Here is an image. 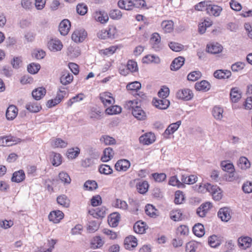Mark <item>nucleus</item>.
<instances>
[{
	"label": "nucleus",
	"instance_id": "obj_6",
	"mask_svg": "<svg viewBox=\"0 0 252 252\" xmlns=\"http://www.w3.org/2000/svg\"><path fill=\"white\" fill-rule=\"evenodd\" d=\"M99 97L102 103L106 107L111 106L114 103V99L111 96V94L109 92L100 94Z\"/></svg>",
	"mask_w": 252,
	"mask_h": 252
},
{
	"label": "nucleus",
	"instance_id": "obj_29",
	"mask_svg": "<svg viewBox=\"0 0 252 252\" xmlns=\"http://www.w3.org/2000/svg\"><path fill=\"white\" fill-rule=\"evenodd\" d=\"M197 177L194 175L188 176L186 174H182L181 181L184 184L191 185L195 183L197 181Z\"/></svg>",
	"mask_w": 252,
	"mask_h": 252
},
{
	"label": "nucleus",
	"instance_id": "obj_64",
	"mask_svg": "<svg viewBox=\"0 0 252 252\" xmlns=\"http://www.w3.org/2000/svg\"><path fill=\"white\" fill-rule=\"evenodd\" d=\"M242 190L245 193L252 192V182L246 181L244 183L242 187Z\"/></svg>",
	"mask_w": 252,
	"mask_h": 252
},
{
	"label": "nucleus",
	"instance_id": "obj_45",
	"mask_svg": "<svg viewBox=\"0 0 252 252\" xmlns=\"http://www.w3.org/2000/svg\"><path fill=\"white\" fill-rule=\"evenodd\" d=\"M223 112V110L222 108L218 106H215L212 111L213 115L214 118L219 120H220L222 118Z\"/></svg>",
	"mask_w": 252,
	"mask_h": 252
},
{
	"label": "nucleus",
	"instance_id": "obj_12",
	"mask_svg": "<svg viewBox=\"0 0 252 252\" xmlns=\"http://www.w3.org/2000/svg\"><path fill=\"white\" fill-rule=\"evenodd\" d=\"M130 162L126 159L119 160L115 164V167L118 171H126L130 167Z\"/></svg>",
	"mask_w": 252,
	"mask_h": 252
},
{
	"label": "nucleus",
	"instance_id": "obj_41",
	"mask_svg": "<svg viewBox=\"0 0 252 252\" xmlns=\"http://www.w3.org/2000/svg\"><path fill=\"white\" fill-rule=\"evenodd\" d=\"M136 188L140 193L144 194L148 191L149 184L146 181L139 182L137 184Z\"/></svg>",
	"mask_w": 252,
	"mask_h": 252
},
{
	"label": "nucleus",
	"instance_id": "obj_51",
	"mask_svg": "<svg viewBox=\"0 0 252 252\" xmlns=\"http://www.w3.org/2000/svg\"><path fill=\"white\" fill-rule=\"evenodd\" d=\"M220 165L222 170L227 172L234 171L235 170L233 164L231 162H227V161H221Z\"/></svg>",
	"mask_w": 252,
	"mask_h": 252
},
{
	"label": "nucleus",
	"instance_id": "obj_53",
	"mask_svg": "<svg viewBox=\"0 0 252 252\" xmlns=\"http://www.w3.org/2000/svg\"><path fill=\"white\" fill-rule=\"evenodd\" d=\"M97 188V184L95 181H87L84 185V188L87 190H93Z\"/></svg>",
	"mask_w": 252,
	"mask_h": 252
},
{
	"label": "nucleus",
	"instance_id": "obj_9",
	"mask_svg": "<svg viewBox=\"0 0 252 252\" xmlns=\"http://www.w3.org/2000/svg\"><path fill=\"white\" fill-rule=\"evenodd\" d=\"M17 142L16 138L12 136L0 137V146H11Z\"/></svg>",
	"mask_w": 252,
	"mask_h": 252
},
{
	"label": "nucleus",
	"instance_id": "obj_17",
	"mask_svg": "<svg viewBox=\"0 0 252 252\" xmlns=\"http://www.w3.org/2000/svg\"><path fill=\"white\" fill-rule=\"evenodd\" d=\"M222 46L218 43H212L207 45V51L213 54L220 53L222 50Z\"/></svg>",
	"mask_w": 252,
	"mask_h": 252
},
{
	"label": "nucleus",
	"instance_id": "obj_38",
	"mask_svg": "<svg viewBox=\"0 0 252 252\" xmlns=\"http://www.w3.org/2000/svg\"><path fill=\"white\" fill-rule=\"evenodd\" d=\"M118 5L120 8L126 10H131L133 8L131 0H120Z\"/></svg>",
	"mask_w": 252,
	"mask_h": 252
},
{
	"label": "nucleus",
	"instance_id": "obj_33",
	"mask_svg": "<svg viewBox=\"0 0 252 252\" xmlns=\"http://www.w3.org/2000/svg\"><path fill=\"white\" fill-rule=\"evenodd\" d=\"M195 88L197 91L206 92L210 89V84L208 81L203 80L200 82L196 83L195 84Z\"/></svg>",
	"mask_w": 252,
	"mask_h": 252
},
{
	"label": "nucleus",
	"instance_id": "obj_1",
	"mask_svg": "<svg viewBox=\"0 0 252 252\" xmlns=\"http://www.w3.org/2000/svg\"><path fill=\"white\" fill-rule=\"evenodd\" d=\"M204 188L206 191L212 194L214 200L218 201L221 198L222 196V191L220 189L217 185L206 184L204 185Z\"/></svg>",
	"mask_w": 252,
	"mask_h": 252
},
{
	"label": "nucleus",
	"instance_id": "obj_56",
	"mask_svg": "<svg viewBox=\"0 0 252 252\" xmlns=\"http://www.w3.org/2000/svg\"><path fill=\"white\" fill-rule=\"evenodd\" d=\"M182 213L180 210H173L170 213V218L174 221L181 220Z\"/></svg>",
	"mask_w": 252,
	"mask_h": 252
},
{
	"label": "nucleus",
	"instance_id": "obj_24",
	"mask_svg": "<svg viewBox=\"0 0 252 252\" xmlns=\"http://www.w3.org/2000/svg\"><path fill=\"white\" fill-rule=\"evenodd\" d=\"M120 219V214L115 212L110 215L108 218V222L110 226L114 227L118 225Z\"/></svg>",
	"mask_w": 252,
	"mask_h": 252
},
{
	"label": "nucleus",
	"instance_id": "obj_40",
	"mask_svg": "<svg viewBox=\"0 0 252 252\" xmlns=\"http://www.w3.org/2000/svg\"><path fill=\"white\" fill-rule=\"evenodd\" d=\"M73 75L67 72H64L60 78L61 83L63 85H66L70 84L73 80Z\"/></svg>",
	"mask_w": 252,
	"mask_h": 252
},
{
	"label": "nucleus",
	"instance_id": "obj_54",
	"mask_svg": "<svg viewBox=\"0 0 252 252\" xmlns=\"http://www.w3.org/2000/svg\"><path fill=\"white\" fill-rule=\"evenodd\" d=\"M114 206L115 207L121 209L123 210H126L128 209V204L124 200L120 199H117L114 203Z\"/></svg>",
	"mask_w": 252,
	"mask_h": 252
},
{
	"label": "nucleus",
	"instance_id": "obj_23",
	"mask_svg": "<svg viewBox=\"0 0 252 252\" xmlns=\"http://www.w3.org/2000/svg\"><path fill=\"white\" fill-rule=\"evenodd\" d=\"M185 59L182 57H178L175 58L170 65V69L172 70H177L184 64Z\"/></svg>",
	"mask_w": 252,
	"mask_h": 252
},
{
	"label": "nucleus",
	"instance_id": "obj_2",
	"mask_svg": "<svg viewBox=\"0 0 252 252\" xmlns=\"http://www.w3.org/2000/svg\"><path fill=\"white\" fill-rule=\"evenodd\" d=\"M222 8L221 6L218 5L212 4V2L209 0L207 7H206V13L210 15L215 17H218L220 15Z\"/></svg>",
	"mask_w": 252,
	"mask_h": 252
},
{
	"label": "nucleus",
	"instance_id": "obj_14",
	"mask_svg": "<svg viewBox=\"0 0 252 252\" xmlns=\"http://www.w3.org/2000/svg\"><path fill=\"white\" fill-rule=\"evenodd\" d=\"M218 216L222 221H228L231 217L230 209L227 207L220 209L218 212Z\"/></svg>",
	"mask_w": 252,
	"mask_h": 252
},
{
	"label": "nucleus",
	"instance_id": "obj_26",
	"mask_svg": "<svg viewBox=\"0 0 252 252\" xmlns=\"http://www.w3.org/2000/svg\"><path fill=\"white\" fill-rule=\"evenodd\" d=\"M133 116L139 120H143L146 118L145 112L141 107L136 106L133 110H132Z\"/></svg>",
	"mask_w": 252,
	"mask_h": 252
},
{
	"label": "nucleus",
	"instance_id": "obj_22",
	"mask_svg": "<svg viewBox=\"0 0 252 252\" xmlns=\"http://www.w3.org/2000/svg\"><path fill=\"white\" fill-rule=\"evenodd\" d=\"M51 145L54 148H64L67 145V142L60 138H54L51 140Z\"/></svg>",
	"mask_w": 252,
	"mask_h": 252
},
{
	"label": "nucleus",
	"instance_id": "obj_52",
	"mask_svg": "<svg viewBox=\"0 0 252 252\" xmlns=\"http://www.w3.org/2000/svg\"><path fill=\"white\" fill-rule=\"evenodd\" d=\"M157 209L151 204H147L145 206V212L146 214L151 217H155L157 216Z\"/></svg>",
	"mask_w": 252,
	"mask_h": 252
},
{
	"label": "nucleus",
	"instance_id": "obj_3",
	"mask_svg": "<svg viewBox=\"0 0 252 252\" xmlns=\"http://www.w3.org/2000/svg\"><path fill=\"white\" fill-rule=\"evenodd\" d=\"M87 35V32L84 29H77L72 34L71 38L76 43L83 42Z\"/></svg>",
	"mask_w": 252,
	"mask_h": 252
},
{
	"label": "nucleus",
	"instance_id": "obj_59",
	"mask_svg": "<svg viewBox=\"0 0 252 252\" xmlns=\"http://www.w3.org/2000/svg\"><path fill=\"white\" fill-rule=\"evenodd\" d=\"M201 73L199 71H194L188 75V79L189 81H195L201 77Z\"/></svg>",
	"mask_w": 252,
	"mask_h": 252
},
{
	"label": "nucleus",
	"instance_id": "obj_15",
	"mask_svg": "<svg viewBox=\"0 0 252 252\" xmlns=\"http://www.w3.org/2000/svg\"><path fill=\"white\" fill-rule=\"evenodd\" d=\"M124 245L126 249L132 250L137 246V239L133 236H129L125 238Z\"/></svg>",
	"mask_w": 252,
	"mask_h": 252
},
{
	"label": "nucleus",
	"instance_id": "obj_21",
	"mask_svg": "<svg viewBox=\"0 0 252 252\" xmlns=\"http://www.w3.org/2000/svg\"><path fill=\"white\" fill-rule=\"evenodd\" d=\"M231 75V72L228 70L220 69L215 71L214 76L219 79H225L229 78Z\"/></svg>",
	"mask_w": 252,
	"mask_h": 252
},
{
	"label": "nucleus",
	"instance_id": "obj_58",
	"mask_svg": "<svg viewBox=\"0 0 252 252\" xmlns=\"http://www.w3.org/2000/svg\"><path fill=\"white\" fill-rule=\"evenodd\" d=\"M40 68V65L38 63H32L28 65L27 69L29 73L31 74H36Z\"/></svg>",
	"mask_w": 252,
	"mask_h": 252
},
{
	"label": "nucleus",
	"instance_id": "obj_50",
	"mask_svg": "<svg viewBox=\"0 0 252 252\" xmlns=\"http://www.w3.org/2000/svg\"><path fill=\"white\" fill-rule=\"evenodd\" d=\"M105 110L106 113L108 115L117 114L121 112V107L117 105H111Z\"/></svg>",
	"mask_w": 252,
	"mask_h": 252
},
{
	"label": "nucleus",
	"instance_id": "obj_7",
	"mask_svg": "<svg viewBox=\"0 0 252 252\" xmlns=\"http://www.w3.org/2000/svg\"><path fill=\"white\" fill-rule=\"evenodd\" d=\"M193 95V94L192 91L189 89L179 90L176 94V96L178 98L185 100L191 99Z\"/></svg>",
	"mask_w": 252,
	"mask_h": 252
},
{
	"label": "nucleus",
	"instance_id": "obj_18",
	"mask_svg": "<svg viewBox=\"0 0 252 252\" xmlns=\"http://www.w3.org/2000/svg\"><path fill=\"white\" fill-rule=\"evenodd\" d=\"M142 63L146 64H158L160 62V58L156 55L149 54L145 56L142 58Z\"/></svg>",
	"mask_w": 252,
	"mask_h": 252
},
{
	"label": "nucleus",
	"instance_id": "obj_39",
	"mask_svg": "<svg viewBox=\"0 0 252 252\" xmlns=\"http://www.w3.org/2000/svg\"><path fill=\"white\" fill-rule=\"evenodd\" d=\"M230 95L232 102L234 103L238 102L241 97V94L236 88L231 89Z\"/></svg>",
	"mask_w": 252,
	"mask_h": 252
},
{
	"label": "nucleus",
	"instance_id": "obj_13",
	"mask_svg": "<svg viewBox=\"0 0 252 252\" xmlns=\"http://www.w3.org/2000/svg\"><path fill=\"white\" fill-rule=\"evenodd\" d=\"M181 125V121H178L176 123L171 124L165 129L164 132V137L167 138L169 135L174 133L179 127Z\"/></svg>",
	"mask_w": 252,
	"mask_h": 252
},
{
	"label": "nucleus",
	"instance_id": "obj_20",
	"mask_svg": "<svg viewBox=\"0 0 252 252\" xmlns=\"http://www.w3.org/2000/svg\"><path fill=\"white\" fill-rule=\"evenodd\" d=\"M252 239L249 237H240L238 240L239 247L243 250H246L251 246Z\"/></svg>",
	"mask_w": 252,
	"mask_h": 252
},
{
	"label": "nucleus",
	"instance_id": "obj_48",
	"mask_svg": "<svg viewBox=\"0 0 252 252\" xmlns=\"http://www.w3.org/2000/svg\"><path fill=\"white\" fill-rule=\"evenodd\" d=\"M161 27L165 32H170L173 29V22L172 21H164L161 23Z\"/></svg>",
	"mask_w": 252,
	"mask_h": 252
},
{
	"label": "nucleus",
	"instance_id": "obj_49",
	"mask_svg": "<svg viewBox=\"0 0 252 252\" xmlns=\"http://www.w3.org/2000/svg\"><path fill=\"white\" fill-rule=\"evenodd\" d=\"M80 150L78 147L69 149L67 152V156L69 159H74L78 157Z\"/></svg>",
	"mask_w": 252,
	"mask_h": 252
},
{
	"label": "nucleus",
	"instance_id": "obj_36",
	"mask_svg": "<svg viewBox=\"0 0 252 252\" xmlns=\"http://www.w3.org/2000/svg\"><path fill=\"white\" fill-rule=\"evenodd\" d=\"M208 243L211 247L216 248L220 245L221 240L218 236L213 235L209 237Z\"/></svg>",
	"mask_w": 252,
	"mask_h": 252
},
{
	"label": "nucleus",
	"instance_id": "obj_34",
	"mask_svg": "<svg viewBox=\"0 0 252 252\" xmlns=\"http://www.w3.org/2000/svg\"><path fill=\"white\" fill-rule=\"evenodd\" d=\"M114 155L113 150L111 148H107L103 151V155L101 157V160L103 162H107L110 160Z\"/></svg>",
	"mask_w": 252,
	"mask_h": 252
},
{
	"label": "nucleus",
	"instance_id": "obj_31",
	"mask_svg": "<svg viewBox=\"0 0 252 252\" xmlns=\"http://www.w3.org/2000/svg\"><path fill=\"white\" fill-rule=\"evenodd\" d=\"M238 167L242 170H246L251 166V163L249 160L245 157H241L237 162Z\"/></svg>",
	"mask_w": 252,
	"mask_h": 252
},
{
	"label": "nucleus",
	"instance_id": "obj_63",
	"mask_svg": "<svg viewBox=\"0 0 252 252\" xmlns=\"http://www.w3.org/2000/svg\"><path fill=\"white\" fill-rule=\"evenodd\" d=\"M100 141L105 145H112L115 144L116 142L114 138L108 135L102 136L100 139Z\"/></svg>",
	"mask_w": 252,
	"mask_h": 252
},
{
	"label": "nucleus",
	"instance_id": "obj_19",
	"mask_svg": "<svg viewBox=\"0 0 252 252\" xmlns=\"http://www.w3.org/2000/svg\"><path fill=\"white\" fill-rule=\"evenodd\" d=\"M211 207L212 205L210 202H206L203 203L197 208L196 210V213L198 216L203 218L206 216V214L209 209L211 208Z\"/></svg>",
	"mask_w": 252,
	"mask_h": 252
},
{
	"label": "nucleus",
	"instance_id": "obj_61",
	"mask_svg": "<svg viewBox=\"0 0 252 252\" xmlns=\"http://www.w3.org/2000/svg\"><path fill=\"white\" fill-rule=\"evenodd\" d=\"M198 247L197 243L190 241L186 244V252H196Z\"/></svg>",
	"mask_w": 252,
	"mask_h": 252
},
{
	"label": "nucleus",
	"instance_id": "obj_27",
	"mask_svg": "<svg viewBox=\"0 0 252 252\" xmlns=\"http://www.w3.org/2000/svg\"><path fill=\"white\" fill-rule=\"evenodd\" d=\"M46 91L43 87H39L33 90L32 96L36 100L41 99L46 94Z\"/></svg>",
	"mask_w": 252,
	"mask_h": 252
},
{
	"label": "nucleus",
	"instance_id": "obj_28",
	"mask_svg": "<svg viewBox=\"0 0 252 252\" xmlns=\"http://www.w3.org/2000/svg\"><path fill=\"white\" fill-rule=\"evenodd\" d=\"M26 108L31 112L36 113L41 110V106L37 102L31 101L26 104Z\"/></svg>",
	"mask_w": 252,
	"mask_h": 252
},
{
	"label": "nucleus",
	"instance_id": "obj_16",
	"mask_svg": "<svg viewBox=\"0 0 252 252\" xmlns=\"http://www.w3.org/2000/svg\"><path fill=\"white\" fill-rule=\"evenodd\" d=\"M63 216L64 214L62 211L57 210L51 212L48 216V218L50 221L57 223L63 219Z\"/></svg>",
	"mask_w": 252,
	"mask_h": 252
},
{
	"label": "nucleus",
	"instance_id": "obj_60",
	"mask_svg": "<svg viewBox=\"0 0 252 252\" xmlns=\"http://www.w3.org/2000/svg\"><path fill=\"white\" fill-rule=\"evenodd\" d=\"M117 49V46H111L108 48L100 50V53L106 56H109L113 54Z\"/></svg>",
	"mask_w": 252,
	"mask_h": 252
},
{
	"label": "nucleus",
	"instance_id": "obj_44",
	"mask_svg": "<svg viewBox=\"0 0 252 252\" xmlns=\"http://www.w3.org/2000/svg\"><path fill=\"white\" fill-rule=\"evenodd\" d=\"M59 178L64 185H69L71 183V179L68 174L65 172H61L59 174Z\"/></svg>",
	"mask_w": 252,
	"mask_h": 252
},
{
	"label": "nucleus",
	"instance_id": "obj_55",
	"mask_svg": "<svg viewBox=\"0 0 252 252\" xmlns=\"http://www.w3.org/2000/svg\"><path fill=\"white\" fill-rule=\"evenodd\" d=\"M99 171L101 174L110 175L112 173L113 170L109 165L102 164L99 167Z\"/></svg>",
	"mask_w": 252,
	"mask_h": 252
},
{
	"label": "nucleus",
	"instance_id": "obj_4",
	"mask_svg": "<svg viewBox=\"0 0 252 252\" xmlns=\"http://www.w3.org/2000/svg\"><path fill=\"white\" fill-rule=\"evenodd\" d=\"M152 103L157 108L161 110L166 109L170 105V101L164 98H154Z\"/></svg>",
	"mask_w": 252,
	"mask_h": 252
},
{
	"label": "nucleus",
	"instance_id": "obj_8",
	"mask_svg": "<svg viewBox=\"0 0 252 252\" xmlns=\"http://www.w3.org/2000/svg\"><path fill=\"white\" fill-rule=\"evenodd\" d=\"M155 141V134L152 132L147 133L139 137L140 143L144 145H150Z\"/></svg>",
	"mask_w": 252,
	"mask_h": 252
},
{
	"label": "nucleus",
	"instance_id": "obj_10",
	"mask_svg": "<svg viewBox=\"0 0 252 252\" xmlns=\"http://www.w3.org/2000/svg\"><path fill=\"white\" fill-rule=\"evenodd\" d=\"M70 27V22L68 20H63L60 23L59 26V30L61 34L63 36L67 35L69 31Z\"/></svg>",
	"mask_w": 252,
	"mask_h": 252
},
{
	"label": "nucleus",
	"instance_id": "obj_37",
	"mask_svg": "<svg viewBox=\"0 0 252 252\" xmlns=\"http://www.w3.org/2000/svg\"><path fill=\"white\" fill-rule=\"evenodd\" d=\"M106 208L101 207L96 208L93 210H90V213L95 217L103 218L105 215Z\"/></svg>",
	"mask_w": 252,
	"mask_h": 252
},
{
	"label": "nucleus",
	"instance_id": "obj_30",
	"mask_svg": "<svg viewBox=\"0 0 252 252\" xmlns=\"http://www.w3.org/2000/svg\"><path fill=\"white\" fill-rule=\"evenodd\" d=\"M146 226L144 222L138 221L134 224L133 229L136 233L143 234L145 232Z\"/></svg>",
	"mask_w": 252,
	"mask_h": 252
},
{
	"label": "nucleus",
	"instance_id": "obj_47",
	"mask_svg": "<svg viewBox=\"0 0 252 252\" xmlns=\"http://www.w3.org/2000/svg\"><path fill=\"white\" fill-rule=\"evenodd\" d=\"M128 204L127 209L132 213L135 214V212L138 210V207L137 201L133 198H129Z\"/></svg>",
	"mask_w": 252,
	"mask_h": 252
},
{
	"label": "nucleus",
	"instance_id": "obj_25",
	"mask_svg": "<svg viewBox=\"0 0 252 252\" xmlns=\"http://www.w3.org/2000/svg\"><path fill=\"white\" fill-rule=\"evenodd\" d=\"M18 109L13 105H10L7 109L6 112V117L8 120H12L17 115Z\"/></svg>",
	"mask_w": 252,
	"mask_h": 252
},
{
	"label": "nucleus",
	"instance_id": "obj_57",
	"mask_svg": "<svg viewBox=\"0 0 252 252\" xmlns=\"http://www.w3.org/2000/svg\"><path fill=\"white\" fill-rule=\"evenodd\" d=\"M131 3H132V7L136 8H143L148 9L147 6L146 1L144 0H131Z\"/></svg>",
	"mask_w": 252,
	"mask_h": 252
},
{
	"label": "nucleus",
	"instance_id": "obj_46",
	"mask_svg": "<svg viewBox=\"0 0 252 252\" xmlns=\"http://www.w3.org/2000/svg\"><path fill=\"white\" fill-rule=\"evenodd\" d=\"M51 156L52 157V163L55 166H58L62 162V157L59 154L53 152Z\"/></svg>",
	"mask_w": 252,
	"mask_h": 252
},
{
	"label": "nucleus",
	"instance_id": "obj_35",
	"mask_svg": "<svg viewBox=\"0 0 252 252\" xmlns=\"http://www.w3.org/2000/svg\"><path fill=\"white\" fill-rule=\"evenodd\" d=\"M25 174L24 172L21 170L16 171L13 174L11 180L12 182L20 183L25 179Z\"/></svg>",
	"mask_w": 252,
	"mask_h": 252
},
{
	"label": "nucleus",
	"instance_id": "obj_62",
	"mask_svg": "<svg viewBox=\"0 0 252 252\" xmlns=\"http://www.w3.org/2000/svg\"><path fill=\"white\" fill-rule=\"evenodd\" d=\"M141 87V85L140 82L138 81H134L128 83L126 85V89L128 90L137 91L140 90Z\"/></svg>",
	"mask_w": 252,
	"mask_h": 252
},
{
	"label": "nucleus",
	"instance_id": "obj_11",
	"mask_svg": "<svg viewBox=\"0 0 252 252\" xmlns=\"http://www.w3.org/2000/svg\"><path fill=\"white\" fill-rule=\"evenodd\" d=\"M48 44L49 49L54 52L61 50L63 46L61 41L57 38L51 39Z\"/></svg>",
	"mask_w": 252,
	"mask_h": 252
},
{
	"label": "nucleus",
	"instance_id": "obj_5",
	"mask_svg": "<svg viewBox=\"0 0 252 252\" xmlns=\"http://www.w3.org/2000/svg\"><path fill=\"white\" fill-rule=\"evenodd\" d=\"M93 17L95 21L101 24L106 23L109 20L108 14L104 11H95L93 13Z\"/></svg>",
	"mask_w": 252,
	"mask_h": 252
},
{
	"label": "nucleus",
	"instance_id": "obj_32",
	"mask_svg": "<svg viewBox=\"0 0 252 252\" xmlns=\"http://www.w3.org/2000/svg\"><path fill=\"white\" fill-rule=\"evenodd\" d=\"M192 231L194 235L198 237L203 236L205 234L204 226L199 223L194 225Z\"/></svg>",
	"mask_w": 252,
	"mask_h": 252
},
{
	"label": "nucleus",
	"instance_id": "obj_42",
	"mask_svg": "<svg viewBox=\"0 0 252 252\" xmlns=\"http://www.w3.org/2000/svg\"><path fill=\"white\" fill-rule=\"evenodd\" d=\"M169 185L177 187L179 188H183L185 187V185L177 178V176H173L170 178L168 182Z\"/></svg>",
	"mask_w": 252,
	"mask_h": 252
},
{
	"label": "nucleus",
	"instance_id": "obj_43",
	"mask_svg": "<svg viewBox=\"0 0 252 252\" xmlns=\"http://www.w3.org/2000/svg\"><path fill=\"white\" fill-rule=\"evenodd\" d=\"M57 201L59 204L66 208L69 206L70 203L69 199L65 195L59 196L57 198Z\"/></svg>",
	"mask_w": 252,
	"mask_h": 252
}]
</instances>
